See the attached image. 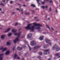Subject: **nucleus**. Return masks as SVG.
I'll list each match as a JSON object with an SVG mask.
<instances>
[{
    "label": "nucleus",
    "instance_id": "obj_1",
    "mask_svg": "<svg viewBox=\"0 0 60 60\" xmlns=\"http://www.w3.org/2000/svg\"><path fill=\"white\" fill-rule=\"evenodd\" d=\"M34 26H32L31 28L30 27V26L32 25V24H28V26H27L26 27H25V29L26 30H28V29H30L31 30V31H34V30L35 29H37L38 30H40L41 29V28L39 26H42V25H41L39 24H36V23H34ZM36 26H39L37 27H36L35 29V27Z\"/></svg>",
    "mask_w": 60,
    "mask_h": 60
},
{
    "label": "nucleus",
    "instance_id": "obj_2",
    "mask_svg": "<svg viewBox=\"0 0 60 60\" xmlns=\"http://www.w3.org/2000/svg\"><path fill=\"white\" fill-rule=\"evenodd\" d=\"M44 50L45 52H44V54L45 55H47V54H49V49H48L47 50Z\"/></svg>",
    "mask_w": 60,
    "mask_h": 60
},
{
    "label": "nucleus",
    "instance_id": "obj_3",
    "mask_svg": "<svg viewBox=\"0 0 60 60\" xmlns=\"http://www.w3.org/2000/svg\"><path fill=\"white\" fill-rule=\"evenodd\" d=\"M0 50H2V52H4L7 50L6 48H4V47H2L0 49Z\"/></svg>",
    "mask_w": 60,
    "mask_h": 60
},
{
    "label": "nucleus",
    "instance_id": "obj_4",
    "mask_svg": "<svg viewBox=\"0 0 60 60\" xmlns=\"http://www.w3.org/2000/svg\"><path fill=\"white\" fill-rule=\"evenodd\" d=\"M31 44L32 46H34L36 44V43L34 41H33L31 42Z\"/></svg>",
    "mask_w": 60,
    "mask_h": 60
},
{
    "label": "nucleus",
    "instance_id": "obj_5",
    "mask_svg": "<svg viewBox=\"0 0 60 60\" xmlns=\"http://www.w3.org/2000/svg\"><path fill=\"white\" fill-rule=\"evenodd\" d=\"M32 34L31 33L29 34L27 36V38H30L32 37Z\"/></svg>",
    "mask_w": 60,
    "mask_h": 60
},
{
    "label": "nucleus",
    "instance_id": "obj_6",
    "mask_svg": "<svg viewBox=\"0 0 60 60\" xmlns=\"http://www.w3.org/2000/svg\"><path fill=\"white\" fill-rule=\"evenodd\" d=\"M3 55H4V54H0V60H3L2 58L3 57Z\"/></svg>",
    "mask_w": 60,
    "mask_h": 60
},
{
    "label": "nucleus",
    "instance_id": "obj_7",
    "mask_svg": "<svg viewBox=\"0 0 60 60\" xmlns=\"http://www.w3.org/2000/svg\"><path fill=\"white\" fill-rule=\"evenodd\" d=\"M19 38L17 37L16 38L15 40H14V42L15 43H16V41H19Z\"/></svg>",
    "mask_w": 60,
    "mask_h": 60
},
{
    "label": "nucleus",
    "instance_id": "obj_8",
    "mask_svg": "<svg viewBox=\"0 0 60 60\" xmlns=\"http://www.w3.org/2000/svg\"><path fill=\"white\" fill-rule=\"evenodd\" d=\"M40 47L41 46L39 45H37L34 48V49H38V48H40Z\"/></svg>",
    "mask_w": 60,
    "mask_h": 60
},
{
    "label": "nucleus",
    "instance_id": "obj_9",
    "mask_svg": "<svg viewBox=\"0 0 60 60\" xmlns=\"http://www.w3.org/2000/svg\"><path fill=\"white\" fill-rule=\"evenodd\" d=\"M56 48H57V45L56 44L54 45L52 48V50H54V49H56Z\"/></svg>",
    "mask_w": 60,
    "mask_h": 60
},
{
    "label": "nucleus",
    "instance_id": "obj_10",
    "mask_svg": "<svg viewBox=\"0 0 60 60\" xmlns=\"http://www.w3.org/2000/svg\"><path fill=\"white\" fill-rule=\"evenodd\" d=\"M22 33V32H19L18 34H17V33L15 34V35H18V37H19L20 36V34Z\"/></svg>",
    "mask_w": 60,
    "mask_h": 60
},
{
    "label": "nucleus",
    "instance_id": "obj_11",
    "mask_svg": "<svg viewBox=\"0 0 60 60\" xmlns=\"http://www.w3.org/2000/svg\"><path fill=\"white\" fill-rule=\"evenodd\" d=\"M55 56H57L58 57V58H60V54H57L55 55Z\"/></svg>",
    "mask_w": 60,
    "mask_h": 60
},
{
    "label": "nucleus",
    "instance_id": "obj_12",
    "mask_svg": "<svg viewBox=\"0 0 60 60\" xmlns=\"http://www.w3.org/2000/svg\"><path fill=\"white\" fill-rule=\"evenodd\" d=\"M45 41H46V43H49L50 42V40L48 39H46L45 40Z\"/></svg>",
    "mask_w": 60,
    "mask_h": 60
},
{
    "label": "nucleus",
    "instance_id": "obj_13",
    "mask_svg": "<svg viewBox=\"0 0 60 60\" xmlns=\"http://www.w3.org/2000/svg\"><path fill=\"white\" fill-rule=\"evenodd\" d=\"M43 38H44V37L43 36H42L40 37L39 39L40 40L42 41V40H43Z\"/></svg>",
    "mask_w": 60,
    "mask_h": 60
},
{
    "label": "nucleus",
    "instance_id": "obj_14",
    "mask_svg": "<svg viewBox=\"0 0 60 60\" xmlns=\"http://www.w3.org/2000/svg\"><path fill=\"white\" fill-rule=\"evenodd\" d=\"M60 50V48L59 47H57V48L56 49V51H58Z\"/></svg>",
    "mask_w": 60,
    "mask_h": 60
},
{
    "label": "nucleus",
    "instance_id": "obj_15",
    "mask_svg": "<svg viewBox=\"0 0 60 60\" xmlns=\"http://www.w3.org/2000/svg\"><path fill=\"white\" fill-rule=\"evenodd\" d=\"M17 49L19 50H21V49H22V48L20 47H18L17 48Z\"/></svg>",
    "mask_w": 60,
    "mask_h": 60
},
{
    "label": "nucleus",
    "instance_id": "obj_16",
    "mask_svg": "<svg viewBox=\"0 0 60 60\" xmlns=\"http://www.w3.org/2000/svg\"><path fill=\"white\" fill-rule=\"evenodd\" d=\"M10 29H11L10 28H8L6 31H5V33H7V32H9V31L10 30Z\"/></svg>",
    "mask_w": 60,
    "mask_h": 60
},
{
    "label": "nucleus",
    "instance_id": "obj_17",
    "mask_svg": "<svg viewBox=\"0 0 60 60\" xmlns=\"http://www.w3.org/2000/svg\"><path fill=\"white\" fill-rule=\"evenodd\" d=\"M9 52H10L9 51H8L6 52L5 53V54L6 55H8V54H9Z\"/></svg>",
    "mask_w": 60,
    "mask_h": 60
},
{
    "label": "nucleus",
    "instance_id": "obj_18",
    "mask_svg": "<svg viewBox=\"0 0 60 60\" xmlns=\"http://www.w3.org/2000/svg\"><path fill=\"white\" fill-rule=\"evenodd\" d=\"M17 30H14V29L12 30V32L13 33H15V32H17Z\"/></svg>",
    "mask_w": 60,
    "mask_h": 60
},
{
    "label": "nucleus",
    "instance_id": "obj_19",
    "mask_svg": "<svg viewBox=\"0 0 60 60\" xmlns=\"http://www.w3.org/2000/svg\"><path fill=\"white\" fill-rule=\"evenodd\" d=\"M31 6H32V7H34H34H35V6L33 4H32L31 5Z\"/></svg>",
    "mask_w": 60,
    "mask_h": 60
},
{
    "label": "nucleus",
    "instance_id": "obj_20",
    "mask_svg": "<svg viewBox=\"0 0 60 60\" xmlns=\"http://www.w3.org/2000/svg\"><path fill=\"white\" fill-rule=\"evenodd\" d=\"M42 8H48V7L47 6H46L45 7L44 6H43L42 7Z\"/></svg>",
    "mask_w": 60,
    "mask_h": 60
},
{
    "label": "nucleus",
    "instance_id": "obj_21",
    "mask_svg": "<svg viewBox=\"0 0 60 60\" xmlns=\"http://www.w3.org/2000/svg\"><path fill=\"white\" fill-rule=\"evenodd\" d=\"M4 35H3L1 36V38L2 39H3L4 38Z\"/></svg>",
    "mask_w": 60,
    "mask_h": 60
},
{
    "label": "nucleus",
    "instance_id": "obj_22",
    "mask_svg": "<svg viewBox=\"0 0 60 60\" xmlns=\"http://www.w3.org/2000/svg\"><path fill=\"white\" fill-rule=\"evenodd\" d=\"M7 45H10V43L9 42H7Z\"/></svg>",
    "mask_w": 60,
    "mask_h": 60
},
{
    "label": "nucleus",
    "instance_id": "obj_23",
    "mask_svg": "<svg viewBox=\"0 0 60 60\" xmlns=\"http://www.w3.org/2000/svg\"><path fill=\"white\" fill-rule=\"evenodd\" d=\"M12 35V34L11 33H10L8 34V36H10L11 35Z\"/></svg>",
    "mask_w": 60,
    "mask_h": 60
},
{
    "label": "nucleus",
    "instance_id": "obj_24",
    "mask_svg": "<svg viewBox=\"0 0 60 60\" xmlns=\"http://www.w3.org/2000/svg\"><path fill=\"white\" fill-rule=\"evenodd\" d=\"M28 46L29 47V48L30 49V51H31V47H30L29 45H28Z\"/></svg>",
    "mask_w": 60,
    "mask_h": 60
},
{
    "label": "nucleus",
    "instance_id": "obj_25",
    "mask_svg": "<svg viewBox=\"0 0 60 60\" xmlns=\"http://www.w3.org/2000/svg\"><path fill=\"white\" fill-rule=\"evenodd\" d=\"M41 3L42 4H45V1L42 2H41Z\"/></svg>",
    "mask_w": 60,
    "mask_h": 60
},
{
    "label": "nucleus",
    "instance_id": "obj_26",
    "mask_svg": "<svg viewBox=\"0 0 60 60\" xmlns=\"http://www.w3.org/2000/svg\"><path fill=\"white\" fill-rule=\"evenodd\" d=\"M39 55H42V52H40L39 53Z\"/></svg>",
    "mask_w": 60,
    "mask_h": 60
},
{
    "label": "nucleus",
    "instance_id": "obj_27",
    "mask_svg": "<svg viewBox=\"0 0 60 60\" xmlns=\"http://www.w3.org/2000/svg\"><path fill=\"white\" fill-rule=\"evenodd\" d=\"M46 27L47 28H48L49 29H50V28L49 27V26H48V25H46Z\"/></svg>",
    "mask_w": 60,
    "mask_h": 60
},
{
    "label": "nucleus",
    "instance_id": "obj_28",
    "mask_svg": "<svg viewBox=\"0 0 60 60\" xmlns=\"http://www.w3.org/2000/svg\"><path fill=\"white\" fill-rule=\"evenodd\" d=\"M38 58H39V59H41V57L38 56Z\"/></svg>",
    "mask_w": 60,
    "mask_h": 60
},
{
    "label": "nucleus",
    "instance_id": "obj_29",
    "mask_svg": "<svg viewBox=\"0 0 60 60\" xmlns=\"http://www.w3.org/2000/svg\"><path fill=\"white\" fill-rule=\"evenodd\" d=\"M37 0V2L38 3V4H40V3L39 2V1L38 0Z\"/></svg>",
    "mask_w": 60,
    "mask_h": 60
},
{
    "label": "nucleus",
    "instance_id": "obj_30",
    "mask_svg": "<svg viewBox=\"0 0 60 60\" xmlns=\"http://www.w3.org/2000/svg\"><path fill=\"white\" fill-rule=\"evenodd\" d=\"M14 56L15 58H16V57L17 56V55L15 54L14 55Z\"/></svg>",
    "mask_w": 60,
    "mask_h": 60
},
{
    "label": "nucleus",
    "instance_id": "obj_31",
    "mask_svg": "<svg viewBox=\"0 0 60 60\" xmlns=\"http://www.w3.org/2000/svg\"><path fill=\"white\" fill-rule=\"evenodd\" d=\"M18 23H16L15 25V26H17V25H18Z\"/></svg>",
    "mask_w": 60,
    "mask_h": 60
},
{
    "label": "nucleus",
    "instance_id": "obj_32",
    "mask_svg": "<svg viewBox=\"0 0 60 60\" xmlns=\"http://www.w3.org/2000/svg\"><path fill=\"white\" fill-rule=\"evenodd\" d=\"M43 48H45V49H46V48H47V46H43Z\"/></svg>",
    "mask_w": 60,
    "mask_h": 60
},
{
    "label": "nucleus",
    "instance_id": "obj_33",
    "mask_svg": "<svg viewBox=\"0 0 60 60\" xmlns=\"http://www.w3.org/2000/svg\"><path fill=\"white\" fill-rule=\"evenodd\" d=\"M12 3H13V2L12 1H11L10 2V4H12Z\"/></svg>",
    "mask_w": 60,
    "mask_h": 60
},
{
    "label": "nucleus",
    "instance_id": "obj_34",
    "mask_svg": "<svg viewBox=\"0 0 60 60\" xmlns=\"http://www.w3.org/2000/svg\"><path fill=\"white\" fill-rule=\"evenodd\" d=\"M15 47H14L13 48V50H14L15 49Z\"/></svg>",
    "mask_w": 60,
    "mask_h": 60
},
{
    "label": "nucleus",
    "instance_id": "obj_35",
    "mask_svg": "<svg viewBox=\"0 0 60 60\" xmlns=\"http://www.w3.org/2000/svg\"><path fill=\"white\" fill-rule=\"evenodd\" d=\"M30 14L29 13H25V14L26 15H27V14Z\"/></svg>",
    "mask_w": 60,
    "mask_h": 60
},
{
    "label": "nucleus",
    "instance_id": "obj_36",
    "mask_svg": "<svg viewBox=\"0 0 60 60\" xmlns=\"http://www.w3.org/2000/svg\"><path fill=\"white\" fill-rule=\"evenodd\" d=\"M0 5H3V6H4V5L3 4H0Z\"/></svg>",
    "mask_w": 60,
    "mask_h": 60
},
{
    "label": "nucleus",
    "instance_id": "obj_37",
    "mask_svg": "<svg viewBox=\"0 0 60 60\" xmlns=\"http://www.w3.org/2000/svg\"><path fill=\"white\" fill-rule=\"evenodd\" d=\"M17 59H20V58L19 57H17Z\"/></svg>",
    "mask_w": 60,
    "mask_h": 60
},
{
    "label": "nucleus",
    "instance_id": "obj_38",
    "mask_svg": "<svg viewBox=\"0 0 60 60\" xmlns=\"http://www.w3.org/2000/svg\"><path fill=\"white\" fill-rule=\"evenodd\" d=\"M16 9L17 10H19V11H20V9H19L18 8H17Z\"/></svg>",
    "mask_w": 60,
    "mask_h": 60
},
{
    "label": "nucleus",
    "instance_id": "obj_39",
    "mask_svg": "<svg viewBox=\"0 0 60 60\" xmlns=\"http://www.w3.org/2000/svg\"><path fill=\"white\" fill-rule=\"evenodd\" d=\"M19 55H21V52H19Z\"/></svg>",
    "mask_w": 60,
    "mask_h": 60
},
{
    "label": "nucleus",
    "instance_id": "obj_40",
    "mask_svg": "<svg viewBox=\"0 0 60 60\" xmlns=\"http://www.w3.org/2000/svg\"><path fill=\"white\" fill-rule=\"evenodd\" d=\"M32 11V12H33V13H34V11L32 10V11Z\"/></svg>",
    "mask_w": 60,
    "mask_h": 60
},
{
    "label": "nucleus",
    "instance_id": "obj_41",
    "mask_svg": "<svg viewBox=\"0 0 60 60\" xmlns=\"http://www.w3.org/2000/svg\"><path fill=\"white\" fill-rule=\"evenodd\" d=\"M24 48H26V45H24Z\"/></svg>",
    "mask_w": 60,
    "mask_h": 60
},
{
    "label": "nucleus",
    "instance_id": "obj_42",
    "mask_svg": "<svg viewBox=\"0 0 60 60\" xmlns=\"http://www.w3.org/2000/svg\"><path fill=\"white\" fill-rule=\"evenodd\" d=\"M56 12H57V9H56Z\"/></svg>",
    "mask_w": 60,
    "mask_h": 60
},
{
    "label": "nucleus",
    "instance_id": "obj_43",
    "mask_svg": "<svg viewBox=\"0 0 60 60\" xmlns=\"http://www.w3.org/2000/svg\"><path fill=\"white\" fill-rule=\"evenodd\" d=\"M38 18V17H34V19H37Z\"/></svg>",
    "mask_w": 60,
    "mask_h": 60
},
{
    "label": "nucleus",
    "instance_id": "obj_44",
    "mask_svg": "<svg viewBox=\"0 0 60 60\" xmlns=\"http://www.w3.org/2000/svg\"><path fill=\"white\" fill-rule=\"evenodd\" d=\"M49 11H51V8L50 7L49 8Z\"/></svg>",
    "mask_w": 60,
    "mask_h": 60
},
{
    "label": "nucleus",
    "instance_id": "obj_45",
    "mask_svg": "<svg viewBox=\"0 0 60 60\" xmlns=\"http://www.w3.org/2000/svg\"><path fill=\"white\" fill-rule=\"evenodd\" d=\"M51 28L52 30H54V29L52 28V27H51Z\"/></svg>",
    "mask_w": 60,
    "mask_h": 60
},
{
    "label": "nucleus",
    "instance_id": "obj_46",
    "mask_svg": "<svg viewBox=\"0 0 60 60\" xmlns=\"http://www.w3.org/2000/svg\"><path fill=\"white\" fill-rule=\"evenodd\" d=\"M50 3H52V1L51 0L50 1Z\"/></svg>",
    "mask_w": 60,
    "mask_h": 60
},
{
    "label": "nucleus",
    "instance_id": "obj_47",
    "mask_svg": "<svg viewBox=\"0 0 60 60\" xmlns=\"http://www.w3.org/2000/svg\"><path fill=\"white\" fill-rule=\"evenodd\" d=\"M25 43H26V42H27V41H25Z\"/></svg>",
    "mask_w": 60,
    "mask_h": 60
},
{
    "label": "nucleus",
    "instance_id": "obj_48",
    "mask_svg": "<svg viewBox=\"0 0 60 60\" xmlns=\"http://www.w3.org/2000/svg\"><path fill=\"white\" fill-rule=\"evenodd\" d=\"M12 13V14H14V12H13Z\"/></svg>",
    "mask_w": 60,
    "mask_h": 60
},
{
    "label": "nucleus",
    "instance_id": "obj_49",
    "mask_svg": "<svg viewBox=\"0 0 60 60\" xmlns=\"http://www.w3.org/2000/svg\"><path fill=\"white\" fill-rule=\"evenodd\" d=\"M28 53V52H27V53H26L25 54V55H27V54Z\"/></svg>",
    "mask_w": 60,
    "mask_h": 60
},
{
    "label": "nucleus",
    "instance_id": "obj_50",
    "mask_svg": "<svg viewBox=\"0 0 60 60\" xmlns=\"http://www.w3.org/2000/svg\"><path fill=\"white\" fill-rule=\"evenodd\" d=\"M23 7H25V6H26V5H23Z\"/></svg>",
    "mask_w": 60,
    "mask_h": 60
},
{
    "label": "nucleus",
    "instance_id": "obj_51",
    "mask_svg": "<svg viewBox=\"0 0 60 60\" xmlns=\"http://www.w3.org/2000/svg\"><path fill=\"white\" fill-rule=\"evenodd\" d=\"M51 60V59H49L48 60Z\"/></svg>",
    "mask_w": 60,
    "mask_h": 60
},
{
    "label": "nucleus",
    "instance_id": "obj_52",
    "mask_svg": "<svg viewBox=\"0 0 60 60\" xmlns=\"http://www.w3.org/2000/svg\"><path fill=\"white\" fill-rule=\"evenodd\" d=\"M0 10L1 11H2V9H1V8H0Z\"/></svg>",
    "mask_w": 60,
    "mask_h": 60
},
{
    "label": "nucleus",
    "instance_id": "obj_53",
    "mask_svg": "<svg viewBox=\"0 0 60 60\" xmlns=\"http://www.w3.org/2000/svg\"><path fill=\"white\" fill-rule=\"evenodd\" d=\"M49 44L50 45H51V43H49Z\"/></svg>",
    "mask_w": 60,
    "mask_h": 60
},
{
    "label": "nucleus",
    "instance_id": "obj_54",
    "mask_svg": "<svg viewBox=\"0 0 60 60\" xmlns=\"http://www.w3.org/2000/svg\"><path fill=\"white\" fill-rule=\"evenodd\" d=\"M21 30V29H20L19 30V31H20V30Z\"/></svg>",
    "mask_w": 60,
    "mask_h": 60
},
{
    "label": "nucleus",
    "instance_id": "obj_55",
    "mask_svg": "<svg viewBox=\"0 0 60 60\" xmlns=\"http://www.w3.org/2000/svg\"><path fill=\"white\" fill-rule=\"evenodd\" d=\"M1 13H3V14H4V12H1Z\"/></svg>",
    "mask_w": 60,
    "mask_h": 60
},
{
    "label": "nucleus",
    "instance_id": "obj_56",
    "mask_svg": "<svg viewBox=\"0 0 60 60\" xmlns=\"http://www.w3.org/2000/svg\"><path fill=\"white\" fill-rule=\"evenodd\" d=\"M48 19L49 20H50V18H48Z\"/></svg>",
    "mask_w": 60,
    "mask_h": 60
},
{
    "label": "nucleus",
    "instance_id": "obj_57",
    "mask_svg": "<svg viewBox=\"0 0 60 60\" xmlns=\"http://www.w3.org/2000/svg\"><path fill=\"white\" fill-rule=\"evenodd\" d=\"M3 2H5V0H4L3 1Z\"/></svg>",
    "mask_w": 60,
    "mask_h": 60
},
{
    "label": "nucleus",
    "instance_id": "obj_58",
    "mask_svg": "<svg viewBox=\"0 0 60 60\" xmlns=\"http://www.w3.org/2000/svg\"><path fill=\"white\" fill-rule=\"evenodd\" d=\"M46 0H47V1H49V0H45V1H46Z\"/></svg>",
    "mask_w": 60,
    "mask_h": 60
},
{
    "label": "nucleus",
    "instance_id": "obj_59",
    "mask_svg": "<svg viewBox=\"0 0 60 60\" xmlns=\"http://www.w3.org/2000/svg\"><path fill=\"white\" fill-rule=\"evenodd\" d=\"M23 11V9H22V10H21L22 11Z\"/></svg>",
    "mask_w": 60,
    "mask_h": 60
},
{
    "label": "nucleus",
    "instance_id": "obj_60",
    "mask_svg": "<svg viewBox=\"0 0 60 60\" xmlns=\"http://www.w3.org/2000/svg\"><path fill=\"white\" fill-rule=\"evenodd\" d=\"M18 5H20V4H18Z\"/></svg>",
    "mask_w": 60,
    "mask_h": 60
},
{
    "label": "nucleus",
    "instance_id": "obj_61",
    "mask_svg": "<svg viewBox=\"0 0 60 60\" xmlns=\"http://www.w3.org/2000/svg\"><path fill=\"white\" fill-rule=\"evenodd\" d=\"M37 21H39V20H37Z\"/></svg>",
    "mask_w": 60,
    "mask_h": 60
},
{
    "label": "nucleus",
    "instance_id": "obj_62",
    "mask_svg": "<svg viewBox=\"0 0 60 60\" xmlns=\"http://www.w3.org/2000/svg\"><path fill=\"white\" fill-rule=\"evenodd\" d=\"M40 31H41V30H39V32H40Z\"/></svg>",
    "mask_w": 60,
    "mask_h": 60
},
{
    "label": "nucleus",
    "instance_id": "obj_63",
    "mask_svg": "<svg viewBox=\"0 0 60 60\" xmlns=\"http://www.w3.org/2000/svg\"><path fill=\"white\" fill-rule=\"evenodd\" d=\"M54 58H55V59H56V57H54Z\"/></svg>",
    "mask_w": 60,
    "mask_h": 60
},
{
    "label": "nucleus",
    "instance_id": "obj_64",
    "mask_svg": "<svg viewBox=\"0 0 60 60\" xmlns=\"http://www.w3.org/2000/svg\"><path fill=\"white\" fill-rule=\"evenodd\" d=\"M23 13H22V14H23Z\"/></svg>",
    "mask_w": 60,
    "mask_h": 60
}]
</instances>
